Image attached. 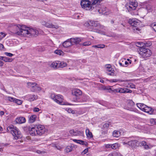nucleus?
Returning <instances> with one entry per match:
<instances>
[{"label":"nucleus","mask_w":156,"mask_h":156,"mask_svg":"<svg viewBox=\"0 0 156 156\" xmlns=\"http://www.w3.org/2000/svg\"><path fill=\"white\" fill-rule=\"evenodd\" d=\"M48 130L44 126L41 125H35L29 129V133L32 136H41L47 132Z\"/></svg>","instance_id":"1"},{"label":"nucleus","mask_w":156,"mask_h":156,"mask_svg":"<svg viewBox=\"0 0 156 156\" xmlns=\"http://www.w3.org/2000/svg\"><path fill=\"white\" fill-rule=\"evenodd\" d=\"M25 26L19 24L14 25L12 28V32L18 35L23 36V34L25 30Z\"/></svg>","instance_id":"2"},{"label":"nucleus","mask_w":156,"mask_h":156,"mask_svg":"<svg viewBox=\"0 0 156 156\" xmlns=\"http://www.w3.org/2000/svg\"><path fill=\"white\" fill-rule=\"evenodd\" d=\"M7 130L11 132L15 139L17 140L22 137L20 132L18 130V129L13 126L8 127Z\"/></svg>","instance_id":"3"},{"label":"nucleus","mask_w":156,"mask_h":156,"mask_svg":"<svg viewBox=\"0 0 156 156\" xmlns=\"http://www.w3.org/2000/svg\"><path fill=\"white\" fill-rule=\"evenodd\" d=\"M51 98L57 103L61 105H71V104L65 103L63 102L64 99L63 97L60 94L55 95L54 94H51L50 96Z\"/></svg>","instance_id":"4"},{"label":"nucleus","mask_w":156,"mask_h":156,"mask_svg":"<svg viewBox=\"0 0 156 156\" xmlns=\"http://www.w3.org/2000/svg\"><path fill=\"white\" fill-rule=\"evenodd\" d=\"M24 31L23 36L30 37L31 35H37L38 34V31L36 29L26 26Z\"/></svg>","instance_id":"5"},{"label":"nucleus","mask_w":156,"mask_h":156,"mask_svg":"<svg viewBox=\"0 0 156 156\" xmlns=\"http://www.w3.org/2000/svg\"><path fill=\"white\" fill-rule=\"evenodd\" d=\"M97 23L98 24L97 26H95V27H94V28L92 29V31L99 34L105 35V33L104 31V30H106V27L100 25L98 21H97Z\"/></svg>","instance_id":"6"},{"label":"nucleus","mask_w":156,"mask_h":156,"mask_svg":"<svg viewBox=\"0 0 156 156\" xmlns=\"http://www.w3.org/2000/svg\"><path fill=\"white\" fill-rule=\"evenodd\" d=\"M139 53L144 58L150 57L152 54L151 51L149 49L145 48L144 47H141L140 48Z\"/></svg>","instance_id":"7"},{"label":"nucleus","mask_w":156,"mask_h":156,"mask_svg":"<svg viewBox=\"0 0 156 156\" xmlns=\"http://www.w3.org/2000/svg\"><path fill=\"white\" fill-rule=\"evenodd\" d=\"M80 4L82 7L86 10H91L94 8L91 4V2L89 0H82Z\"/></svg>","instance_id":"8"},{"label":"nucleus","mask_w":156,"mask_h":156,"mask_svg":"<svg viewBox=\"0 0 156 156\" xmlns=\"http://www.w3.org/2000/svg\"><path fill=\"white\" fill-rule=\"evenodd\" d=\"M140 21L137 19H130L129 20V23L133 27L132 29L134 30H139V29L138 27L140 24Z\"/></svg>","instance_id":"9"},{"label":"nucleus","mask_w":156,"mask_h":156,"mask_svg":"<svg viewBox=\"0 0 156 156\" xmlns=\"http://www.w3.org/2000/svg\"><path fill=\"white\" fill-rule=\"evenodd\" d=\"M27 87L30 88L31 90L33 92L40 91L41 90L40 86L35 82L27 83Z\"/></svg>","instance_id":"10"},{"label":"nucleus","mask_w":156,"mask_h":156,"mask_svg":"<svg viewBox=\"0 0 156 156\" xmlns=\"http://www.w3.org/2000/svg\"><path fill=\"white\" fill-rule=\"evenodd\" d=\"M137 5L138 3L135 0H130L129 2L127 4L126 7L129 12L135 10Z\"/></svg>","instance_id":"11"},{"label":"nucleus","mask_w":156,"mask_h":156,"mask_svg":"<svg viewBox=\"0 0 156 156\" xmlns=\"http://www.w3.org/2000/svg\"><path fill=\"white\" fill-rule=\"evenodd\" d=\"M41 23L42 25L44 26L47 28H55L56 29L59 28V26L58 25H54L52 23H50L48 22H46L44 21H42Z\"/></svg>","instance_id":"12"},{"label":"nucleus","mask_w":156,"mask_h":156,"mask_svg":"<svg viewBox=\"0 0 156 156\" xmlns=\"http://www.w3.org/2000/svg\"><path fill=\"white\" fill-rule=\"evenodd\" d=\"M138 141L136 140H131L126 142H123V145H128L129 146L131 147L132 148H134L135 147H138Z\"/></svg>","instance_id":"13"},{"label":"nucleus","mask_w":156,"mask_h":156,"mask_svg":"<svg viewBox=\"0 0 156 156\" xmlns=\"http://www.w3.org/2000/svg\"><path fill=\"white\" fill-rule=\"evenodd\" d=\"M98 24H97V21L89 20L84 23V25L87 27H88L90 26H91L92 27L91 30L92 31V29L94 28V27H95V26H97Z\"/></svg>","instance_id":"14"},{"label":"nucleus","mask_w":156,"mask_h":156,"mask_svg":"<svg viewBox=\"0 0 156 156\" xmlns=\"http://www.w3.org/2000/svg\"><path fill=\"white\" fill-rule=\"evenodd\" d=\"M82 93L81 91L78 89H74L72 90V94L77 98H78L79 96L81 95Z\"/></svg>","instance_id":"15"},{"label":"nucleus","mask_w":156,"mask_h":156,"mask_svg":"<svg viewBox=\"0 0 156 156\" xmlns=\"http://www.w3.org/2000/svg\"><path fill=\"white\" fill-rule=\"evenodd\" d=\"M138 147H143L145 149H148L150 148L149 145L145 141L138 142Z\"/></svg>","instance_id":"16"},{"label":"nucleus","mask_w":156,"mask_h":156,"mask_svg":"<svg viewBox=\"0 0 156 156\" xmlns=\"http://www.w3.org/2000/svg\"><path fill=\"white\" fill-rule=\"evenodd\" d=\"M107 9L106 7L105 6L101 7L99 9H98V12L100 14L107 15L108 13L107 12Z\"/></svg>","instance_id":"17"},{"label":"nucleus","mask_w":156,"mask_h":156,"mask_svg":"<svg viewBox=\"0 0 156 156\" xmlns=\"http://www.w3.org/2000/svg\"><path fill=\"white\" fill-rule=\"evenodd\" d=\"M119 93L126 94L127 93H131L132 91L131 90H129L127 88H119Z\"/></svg>","instance_id":"18"},{"label":"nucleus","mask_w":156,"mask_h":156,"mask_svg":"<svg viewBox=\"0 0 156 156\" xmlns=\"http://www.w3.org/2000/svg\"><path fill=\"white\" fill-rule=\"evenodd\" d=\"M15 122L16 123L22 124L25 122L26 119L24 117H21L17 118Z\"/></svg>","instance_id":"19"},{"label":"nucleus","mask_w":156,"mask_h":156,"mask_svg":"<svg viewBox=\"0 0 156 156\" xmlns=\"http://www.w3.org/2000/svg\"><path fill=\"white\" fill-rule=\"evenodd\" d=\"M28 100L30 101H33L37 99V95L34 94H29L27 96Z\"/></svg>","instance_id":"20"},{"label":"nucleus","mask_w":156,"mask_h":156,"mask_svg":"<svg viewBox=\"0 0 156 156\" xmlns=\"http://www.w3.org/2000/svg\"><path fill=\"white\" fill-rule=\"evenodd\" d=\"M70 40L72 45L74 44H79L81 41V39L80 38H70Z\"/></svg>","instance_id":"21"},{"label":"nucleus","mask_w":156,"mask_h":156,"mask_svg":"<svg viewBox=\"0 0 156 156\" xmlns=\"http://www.w3.org/2000/svg\"><path fill=\"white\" fill-rule=\"evenodd\" d=\"M72 45L71 41L70 39H68L67 41H65L63 43V46L64 47L67 48Z\"/></svg>","instance_id":"22"},{"label":"nucleus","mask_w":156,"mask_h":156,"mask_svg":"<svg viewBox=\"0 0 156 156\" xmlns=\"http://www.w3.org/2000/svg\"><path fill=\"white\" fill-rule=\"evenodd\" d=\"M137 106V107L142 111H144V109H145L147 105H145L143 104L139 103H137L136 104Z\"/></svg>","instance_id":"23"},{"label":"nucleus","mask_w":156,"mask_h":156,"mask_svg":"<svg viewBox=\"0 0 156 156\" xmlns=\"http://www.w3.org/2000/svg\"><path fill=\"white\" fill-rule=\"evenodd\" d=\"M153 109L147 106H146L145 109H144V112L150 114H152L153 113Z\"/></svg>","instance_id":"24"},{"label":"nucleus","mask_w":156,"mask_h":156,"mask_svg":"<svg viewBox=\"0 0 156 156\" xmlns=\"http://www.w3.org/2000/svg\"><path fill=\"white\" fill-rule=\"evenodd\" d=\"M37 116L36 115H31L29 118L28 121L30 123L34 122L36 120Z\"/></svg>","instance_id":"25"},{"label":"nucleus","mask_w":156,"mask_h":156,"mask_svg":"<svg viewBox=\"0 0 156 156\" xmlns=\"http://www.w3.org/2000/svg\"><path fill=\"white\" fill-rule=\"evenodd\" d=\"M74 148L73 145L68 146L65 148V151L66 153H69L72 151Z\"/></svg>","instance_id":"26"},{"label":"nucleus","mask_w":156,"mask_h":156,"mask_svg":"<svg viewBox=\"0 0 156 156\" xmlns=\"http://www.w3.org/2000/svg\"><path fill=\"white\" fill-rule=\"evenodd\" d=\"M89 99V97L88 96L86 95H83L81 98V102L82 103L86 102L88 101Z\"/></svg>","instance_id":"27"},{"label":"nucleus","mask_w":156,"mask_h":156,"mask_svg":"<svg viewBox=\"0 0 156 156\" xmlns=\"http://www.w3.org/2000/svg\"><path fill=\"white\" fill-rule=\"evenodd\" d=\"M66 63L64 62L58 61V67L63 68L66 66Z\"/></svg>","instance_id":"28"},{"label":"nucleus","mask_w":156,"mask_h":156,"mask_svg":"<svg viewBox=\"0 0 156 156\" xmlns=\"http://www.w3.org/2000/svg\"><path fill=\"white\" fill-rule=\"evenodd\" d=\"M50 67L54 69L58 68V61H56L52 62L50 65Z\"/></svg>","instance_id":"29"},{"label":"nucleus","mask_w":156,"mask_h":156,"mask_svg":"<svg viewBox=\"0 0 156 156\" xmlns=\"http://www.w3.org/2000/svg\"><path fill=\"white\" fill-rule=\"evenodd\" d=\"M83 132L82 131H75L74 133H73L72 136H82L83 135Z\"/></svg>","instance_id":"30"},{"label":"nucleus","mask_w":156,"mask_h":156,"mask_svg":"<svg viewBox=\"0 0 156 156\" xmlns=\"http://www.w3.org/2000/svg\"><path fill=\"white\" fill-rule=\"evenodd\" d=\"M86 133L87 137L89 138H91L92 137L93 135L92 133L90 131V130L88 129H87L86 130Z\"/></svg>","instance_id":"31"},{"label":"nucleus","mask_w":156,"mask_h":156,"mask_svg":"<svg viewBox=\"0 0 156 156\" xmlns=\"http://www.w3.org/2000/svg\"><path fill=\"white\" fill-rule=\"evenodd\" d=\"M112 148L114 150L118 148L119 147V144L117 143L112 144Z\"/></svg>","instance_id":"32"},{"label":"nucleus","mask_w":156,"mask_h":156,"mask_svg":"<svg viewBox=\"0 0 156 156\" xmlns=\"http://www.w3.org/2000/svg\"><path fill=\"white\" fill-rule=\"evenodd\" d=\"M120 135V132L118 131H114L113 133V135L114 137H118Z\"/></svg>","instance_id":"33"},{"label":"nucleus","mask_w":156,"mask_h":156,"mask_svg":"<svg viewBox=\"0 0 156 156\" xmlns=\"http://www.w3.org/2000/svg\"><path fill=\"white\" fill-rule=\"evenodd\" d=\"M108 156H122L120 153L117 152H114L109 154Z\"/></svg>","instance_id":"34"},{"label":"nucleus","mask_w":156,"mask_h":156,"mask_svg":"<svg viewBox=\"0 0 156 156\" xmlns=\"http://www.w3.org/2000/svg\"><path fill=\"white\" fill-rule=\"evenodd\" d=\"M102 0H94L93 2H91V4L93 5V7H94V5L98 4V3L100 2Z\"/></svg>","instance_id":"35"},{"label":"nucleus","mask_w":156,"mask_h":156,"mask_svg":"<svg viewBox=\"0 0 156 156\" xmlns=\"http://www.w3.org/2000/svg\"><path fill=\"white\" fill-rule=\"evenodd\" d=\"M55 53L56 54L62 55L63 54V52L61 50H56L55 51Z\"/></svg>","instance_id":"36"},{"label":"nucleus","mask_w":156,"mask_h":156,"mask_svg":"<svg viewBox=\"0 0 156 156\" xmlns=\"http://www.w3.org/2000/svg\"><path fill=\"white\" fill-rule=\"evenodd\" d=\"M13 60L12 58L4 57L3 61L5 62H12Z\"/></svg>","instance_id":"37"},{"label":"nucleus","mask_w":156,"mask_h":156,"mask_svg":"<svg viewBox=\"0 0 156 156\" xmlns=\"http://www.w3.org/2000/svg\"><path fill=\"white\" fill-rule=\"evenodd\" d=\"M14 102L16 103L18 105H20L22 103V101L20 100L15 98Z\"/></svg>","instance_id":"38"},{"label":"nucleus","mask_w":156,"mask_h":156,"mask_svg":"<svg viewBox=\"0 0 156 156\" xmlns=\"http://www.w3.org/2000/svg\"><path fill=\"white\" fill-rule=\"evenodd\" d=\"M6 99L10 101H13L14 102L15 98L13 97L8 96L6 97Z\"/></svg>","instance_id":"39"},{"label":"nucleus","mask_w":156,"mask_h":156,"mask_svg":"<svg viewBox=\"0 0 156 156\" xmlns=\"http://www.w3.org/2000/svg\"><path fill=\"white\" fill-rule=\"evenodd\" d=\"M150 27H151L153 30L156 32V23H153L150 25Z\"/></svg>","instance_id":"40"},{"label":"nucleus","mask_w":156,"mask_h":156,"mask_svg":"<svg viewBox=\"0 0 156 156\" xmlns=\"http://www.w3.org/2000/svg\"><path fill=\"white\" fill-rule=\"evenodd\" d=\"M118 81L122 82L124 81L121 80H120L118 79H113L109 80V82L111 83L116 82Z\"/></svg>","instance_id":"41"},{"label":"nucleus","mask_w":156,"mask_h":156,"mask_svg":"<svg viewBox=\"0 0 156 156\" xmlns=\"http://www.w3.org/2000/svg\"><path fill=\"white\" fill-rule=\"evenodd\" d=\"M144 44V43L142 42H137L136 43V45L138 47H140V48L141 47H143V46Z\"/></svg>","instance_id":"42"},{"label":"nucleus","mask_w":156,"mask_h":156,"mask_svg":"<svg viewBox=\"0 0 156 156\" xmlns=\"http://www.w3.org/2000/svg\"><path fill=\"white\" fill-rule=\"evenodd\" d=\"M134 103L131 100L129 101L128 103V106H133L134 105Z\"/></svg>","instance_id":"43"},{"label":"nucleus","mask_w":156,"mask_h":156,"mask_svg":"<svg viewBox=\"0 0 156 156\" xmlns=\"http://www.w3.org/2000/svg\"><path fill=\"white\" fill-rule=\"evenodd\" d=\"M78 144L86 145L87 144V143L85 141L79 140V141Z\"/></svg>","instance_id":"44"},{"label":"nucleus","mask_w":156,"mask_h":156,"mask_svg":"<svg viewBox=\"0 0 156 156\" xmlns=\"http://www.w3.org/2000/svg\"><path fill=\"white\" fill-rule=\"evenodd\" d=\"M111 23L112 24H114L115 25H117L118 23V22H116L115 20L114 19H112L111 20Z\"/></svg>","instance_id":"45"},{"label":"nucleus","mask_w":156,"mask_h":156,"mask_svg":"<svg viewBox=\"0 0 156 156\" xmlns=\"http://www.w3.org/2000/svg\"><path fill=\"white\" fill-rule=\"evenodd\" d=\"M111 125V123L110 122L108 123H106L104 124L103 127L104 128H107L109 126Z\"/></svg>","instance_id":"46"},{"label":"nucleus","mask_w":156,"mask_h":156,"mask_svg":"<svg viewBox=\"0 0 156 156\" xmlns=\"http://www.w3.org/2000/svg\"><path fill=\"white\" fill-rule=\"evenodd\" d=\"M91 44V43L90 41H87V42H84L83 43V44L84 46H86L89 45H90Z\"/></svg>","instance_id":"47"},{"label":"nucleus","mask_w":156,"mask_h":156,"mask_svg":"<svg viewBox=\"0 0 156 156\" xmlns=\"http://www.w3.org/2000/svg\"><path fill=\"white\" fill-rule=\"evenodd\" d=\"M5 54L9 57H12L13 55L11 53L5 52L4 53Z\"/></svg>","instance_id":"48"},{"label":"nucleus","mask_w":156,"mask_h":156,"mask_svg":"<svg viewBox=\"0 0 156 156\" xmlns=\"http://www.w3.org/2000/svg\"><path fill=\"white\" fill-rule=\"evenodd\" d=\"M5 33L2 32L0 33V40H1L3 38L5 37Z\"/></svg>","instance_id":"49"},{"label":"nucleus","mask_w":156,"mask_h":156,"mask_svg":"<svg viewBox=\"0 0 156 156\" xmlns=\"http://www.w3.org/2000/svg\"><path fill=\"white\" fill-rule=\"evenodd\" d=\"M36 152L38 154H44L46 153V152L44 151H42L40 150H37L36 151Z\"/></svg>","instance_id":"50"},{"label":"nucleus","mask_w":156,"mask_h":156,"mask_svg":"<svg viewBox=\"0 0 156 156\" xmlns=\"http://www.w3.org/2000/svg\"><path fill=\"white\" fill-rule=\"evenodd\" d=\"M106 68L107 69H110V70H108L109 72H110L112 71H113V70L112 69V68L111 67V66L110 65H108L106 66Z\"/></svg>","instance_id":"51"},{"label":"nucleus","mask_w":156,"mask_h":156,"mask_svg":"<svg viewBox=\"0 0 156 156\" xmlns=\"http://www.w3.org/2000/svg\"><path fill=\"white\" fill-rule=\"evenodd\" d=\"M145 9L148 11L150 10H151V6L149 5H146L145 7Z\"/></svg>","instance_id":"52"},{"label":"nucleus","mask_w":156,"mask_h":156,"mask_svg":"<svg viewBox=\"0 0 156 156\" xmlns=\"http://www.w3.org/2000/svg\"><path fill=\"white\" fill-rule=\"evenodd\" d=\"M114 70H113V71H110V72L111 73H107V74L108 75L111 76H114L115 75H114Z\"/></svg>","instance_id":"53"},{"label":"nucleus","mask_w":156,"mask_h":156,"mask_svg":"<svg viewBox=\"0 0 156 156\" xmlns=\"http://www.w3.org/2000/svg\"><path fill=\"white\" fill-rule=\"evenodd\" d=\"M33 111L34 112H37L40 111V109L38 108L35 107L33 108Z\"/></svg>","instance_id":"54"},{"label":"nucleus","mask_w":156,"mask_h":156,"mask_svg":"<svg viewBox=\"0 0 156 156\" xmlns=\"http://www.w3.org/2000/svg\"><path fill=\"white\" fill-rule=\"evenodd\" d=\"M98 48H105V45L104 44H100L98 45Z\"/></svg>","instance_id":"55"},{"label":"nucleus","mask_w":156,"mask_h":156,"mask_svg":"<svg viewBox=\"0 0 156 156\" xmlns=\"http://www.w3.org/2000/svg\"><path fill=\"white\" fill-rule=\"evenodd\" d=\"M129 87L131 88H135V85L132 83H130V84H129Z\"/></svg>","instance_id":"56"},{"label":"nucleus","mask_w":156,"mask_h":156,"mask_svg":"<svg viewBox=\"0 0 156 156\" xmlns=\"http://www.w3.org/2000/svg\"><path fill=\"white\" fill-rule=\"evenodd\" d=\"M88 149H85L84 150H83L82 153V154H86L87 152H88Z\"/></svg>","instance_id":"57"},{"label":"nucleus","mask_w":156,"mask_h":156,"mask_svg":"<svg viewBox=\"0 0 156 156\" xmlns=\"http://www.w3.org/2000/svg\"><path fill=\"white\" fill-rule=\"evenodd\" d=\"M112 144H106L105 147L106 148H109L110 147L112 148Z\"/></svg>","instance_id":"58"},{"label":"nucleus","mask_w":156,"mask_h":156,"mask_svg":"<svg viewBox=\"0 0 156 156\" xmlns=\"http://www.w3.org/2000/svg\"><path fill=\"white\" fill-rule=\"evenodd\" d=\"M119 88L113 89L112 90V92H114L115 93H119Z\"/></svg>","instance_id":"59"},{"label":"nucleus","mask_w":156,"mask_h":156,"mask_svg":"<svg viewBox=\"0 0 156 156\" xmlns=\"http://www.w3.org/2000/svg\"><path fill=\"white\" fill-rule=\"evenodd\" d=\"M151 124L153 125L155 123V122L154 120L153 119H151L150 120Z\"/></svg>","instance_id":"60"},{"label":"nucleus","mask_w":156,"mask_h":156,"mask_svg":"<svg viewBox=\"0 0 156 156\" xmlns=\"http://www.w3.org/2000/svg\"><path fill=\"white\" fill-rule=\"evenodd\" d=\"M75 132V131H74L73 129L69 131V133L70 134L72 135L73 133H74Z\"/></svg>","instance_id":"61"},{"label":"nucleus","mask_w":156,"mask_h":156,"mask_svg":"<svg viewBox=\"0 0 156 156\" xmlns=\"http://www.w3.org/2000/svg\"><path fill=\"white\" fill-rule=\"evenodd\" d=\"M107 90H108V92L109 93L112 92L113 89H112L111 87L108 88Z\"/></svg>","instance_id":"62"},{"label":"nucleus","mask_w":156,"mask_h":156,"mask_svg":"<svg viewBox=\"0 0 156 156\" xmlns=\"http://www.w3.org/2000/svg\"><path fill=\"white\" fill-rule=\"evenodd\" d=\"M72 109L70 108H66V110L69 113H70Z\"/></svg>","instance_id":"63"},{"label":"nucleus","mask_w":156,"mask_h":156,"mask_svg":"<svg viewBox=\"0 0 156 156\" xmlns=\"http://www.w3.org/2000/svg\"><path fill=\"white\" fill-rule=\"evenodd\" d=\"M3 45L2 44L0 43V50L3 49Z\"/></svg>","instance_id":"64"}]
</instances>
